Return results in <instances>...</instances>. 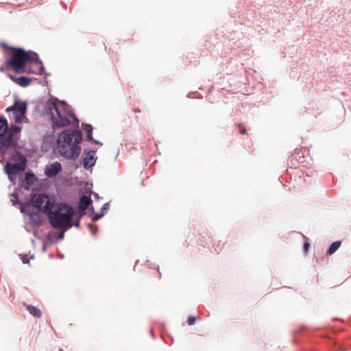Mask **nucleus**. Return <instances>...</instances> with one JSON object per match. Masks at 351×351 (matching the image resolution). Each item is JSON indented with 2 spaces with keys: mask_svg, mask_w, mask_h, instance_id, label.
<instances>
[{
  "mask_svg": "<svg viewBox=\"0 0 351 351\" xmlns=\"http://www.w3.org/2000/svg\"><path fill=\"white\" fill-rule=\"evenodd\" d=\"M30 209V204L29 203H24L21 205V213H27L29 211Z\"/></svg>",
  "mask_w": 351,
  "mask_h": 351,
  "instance_id": "nucleus-18",
  "label": "nucleus"
},
{
  "mask_svg": "<svg viewBox=\"0 0 351 351\" xmlns=\"http://www.w3.org/2000/svg\"><path fill=\"white\" fill-rule=\"evenodd\" d=\"M195 317L193 316H189L187 319V323L189 325H193L195 322Z\"/></svg>",
  "mask_w": 351,
  "mask_h": 351,
  "instance_id": "nucleus-19",
  "label": "nucleus"
},
{
  "mask_svg": "<svg viewBox=\"0 0 351 351\" xmlns=\"http://www.w3.org/2000/svg\"><path fill=\"white\" fill-rule=\"evenodd\" d=\"M10 49L12 51V55L6 61L8 68H11L17 73H23V69L29 63H35L40 68V63L35 53L26 51L20 48L10 47Z\"/></svg>",
  "mask_w": 351,
  "mask_h": 351,
  "instance_id": "nucleus-3",
  "label": "nucleus"
},
{
  "mask_svg": "<svg viewBox=\"0 0 351 351\" xmlns=\"http://www.w3.org/2000/svg\"><path fill=\"white\" fill-rule=\"evenodd\" d=\"M12 160L14 163L7 162L5 169L10 180L16 178V175L25 171L26 167V158L19 152H16L12 156Z\"/></svg>",
  "mask_w": 351,
  "mask_h": 351,
  "instance_id": "nucleus-5",
  "label": "nucleus"
},
{
  "mask_svg": "<svg viewBox=\"0 0 351 351\" xmlns=\"http://www.w3.org/2000/svg\"><path fill=\"white\" fill-rule=\"evenodd\" d=\"M73 225L75 227H79L80 226V219L77 221H75Z\"/></svg>",
  "mask_w": 351,
  "mask_h": 351,
  "instance_id": "nucleus-23",
  "label": "nucleus"
},
{
  "mask_svg": "<svg viewBox=\"0 0 351 351\" xmlns=\"http://www.w3.org/2000/svg\"><path fill=\"white\" fill-rule=\"evenodd\" d=\"M25 177L27 184L29 185L33 184L36 180V176L31 173H26Z\"/></svg>",
  "mask_w": 351,
  "mask_h": 351,
  "instance_id": "nucleus-16",
  "label": "nucleus"
},
{
  "mask_svg": "<svg viewBox=\"0 0 351 351\" xmlns=\"http://www.w3.org/2000/svg\"><path fill=\"white\" fill-rule=\"evenodd\" d=\"M95 151H90L86 153L83 162L85 167H91L95 165L96 158H95Z\"/></svg>",
  "mask_w": 351,
  "mask_h": 351,
  "instance_id": "nucleus-11",
  "label": "nucleus"
},
{
  "mask_svg": "<svg viewBox=\"0 0 351 351\" xmlns=\"http://www.w3.org/2000/svg\"><path fill=\"white\" fill-rule=\"evenodd\" d=\"M341 244V242L340 241L333 242L328 250V253L330 254L335 253L340 247Z\"/></svg>",
  "mask_w": 351,
  "mask_h": 351,
  "instance_id": "nucleus-15",
  "label": "nucleus"
},
{
  "mask_svg": "<svg viewBox=\"0 0 351 351\" xmlns=\"http://www.w3.org/2000/svg\"><path fill=\"white\" fill-rule=\"evenodd\" d=\"M83 130L86 133V140L91 141H93V142H94L95 143H97V144L99 143L97 141L93 140V136H92L93 127L90 125H89V124H84L83 125Z\"/></svg>",
  "mask_w": 351,
  "mask_h": 351,
  "instance_id": "nucleus-14",
  "label": "nucleus"
},
{
  "mask_svg": "<svg viewBox=\"0 0 351 351\" xmlns=\"http://www.w3.org/2000/svg\"><path fill=\"white\" fill-rule=\"evenodd\" d=\"M21 128L17 125H12L10 129L8 128L6 135H11L10 147H14L17 141L16 134L20 133Z\"/></svg>",
  "mask_w": 351,
  "mask_h": 351,
  "instance_id": "nucleus-9",
  "label": "nucleus"
},
{
  "mask_svg": "<svg viewBox=\"0 0 351 351\" xmlns=\"http://www.w3.org/2000/svg\"><path fill=\"white\" fill-rule=\"evenodd\" d=\"M27 110V105L24 102L16 101L14 104L6 109V111H12L13 115L15 119L16 123H21L23 118Z\"/></svg>",
  "mask_w": 351,
  "mask_h": 351,
  "instance_id": "nucleus-7",
  "label": "nucleus"
},
{
  "mask_svg": "<svg viewBox=\"0 0 351 351\" xmlns=\"http://www.w3.org/2000/svg\"><path fill=\"white\" fill-rule=\"evenodd\" d=\"M60 238H63V234H62L61 235H60Z\"/></svg>",
  "mask_w": 351,
  "mask_h": 351,
  "instance_id": "nucleus-25",
  "label": "nucleus"
},
{
  "mask_svg": "<svg viewBox=\"0 0 351 351\" xmlns=\"http://www.w3.org/2000/svg\"><path fill=\"white\" fill-rule=\"evenodd\" d=\"M135 112H140V110H136Z\"/></svg>",
  "mask_w": 351,
  "mask_h": 351,
  "instance_id": "nucleus-26",
  "label": "nucleus"
},
{
  "mask_svg": "<svg viewBox=\"0 0 351 351\" xmlns=\"http://www.w3.org/2000/svg\"><path fill=\"white\" fill-rule=\"evenodd\" d=\"M32 205L45 213L54 228H71L74 213L71 206L65 203H56L53 197L45 194H36L32 199Z\"/></svg>",
  "mask_w": 351,
  "mask_h": 351,
  "instance_id": "nucleus-1",
  "label": "nucleus"
},
{
  "mask_svg": "<svg viewBox=\"0 0 351 351\" xmlns=\"http://www.w3.org/2000/svg\"><path fill=\"white\" fill-rule=\"evenodd\" d=\"M81 140L82 133L80 131L62 132L57 140L60 155L68 159L77 158L80 155L81 150L78 145Z\"/></svg>",
  "mask_w": 351,
  "mask_h": 351,
  "instance_id": "nucleus-2",
  "label": "nucleus"
},
{
  "mask_svg": "<svg viewBox=\"0 0 351 351\" xmlns=\"http://www.w3.org/2000/svg\"><path fill=\"white\" fill-rule=\"evenodd\" d=\"M7 120L0 117V153L3 154L10 147L11 135H6L8 132Z\"/></svg>",
  "mask_w": 351,
  "mask_h": 351,
  "instance_id": "nucleus-6",
  "label": "nucleus"
},
{
  "mask_svg": "<svg viewBox=\"0 0 351 351\" xmlns=\"http://www.w3.org/2000/svg\"><path fill=\"white\" fill-rule=\"evenodd\" d=\"M40 63V69L38 66H36L37 67V70L38 71H36V70H33L31 67H27V65L25 66L24 69H23V73H39L40 71V69H41V63L40 62H38ZM35 65H36L35 63H34Z\"/></svg>",
  "mask_w": 351,
  "mask_h": 351,
  "instance_id": "nucleus-17",
  "label": "nucleus"
},
{
  "mask_svg": "<svg viewBox=\"0 0 351 351\" xmlns=\"http://www.w3.org/2000/svg\"><path fill=\"white\" fill-rule=\"evenodd\" d=\"M62 169L61 165L58 162H55L49 166H47L45 169V175L49 178L56 176Z\"/></svg>",
  "mask_w": 351,
  "mask_h": 351,
  "instance_id": "nucleus-8",
  "label": "nucleus"
},
{
  "mask_svg": "<svg viewBox=\"0 0 351 351\" xmlns=\"http://www.w3.org/2000/svg\"><path fill=\"white\" fill-rule=\"evenodd\" d=\"M10 78L18 85L22 87H26L30 84L32 79L25 76L14 77V75H10Z\"/></svg>",
  "mask_w": 351,
  "mask_h": 351,
  "instance_id": "nucleus-10",
  "label": "nucleus"
},
{
  "mask_svg": "<svg viewBox=\"0 0 351 351\" xmlns=\"http://www.w3.org/2000/svg\"><path fill=\"white\" fill-rule=\"evenodd\" d=\"M23 262L24 263H27L29 262V260H28L27 258L24 257V258H23Z\"/></svg>",
  "mask_w": 351,
  "mask_h": 351,
  "instance_id": "nucleus-24",
  "label": "nucleus"
},
{
  "mask_svg": "<svg viewBox=\"0 0 351 351\" xmlns=\"http://www.w3.org/2000/svg\"><path fill=\"white\" fill-rule=\"evenodd\" d=\"M309 243L306 242L304 244V251L306 252L308 250V247H309Z\"/></svg>",
  "mask_w": 351,
  "mask_h": 351,
  "instance_id": "nucleus-22",
  "label": "nucleus"
},
{
  "mask_svg": "<svg viewBox=\"0 0 351 351\" xmlns=\"http://www.w3.org/2000/svg\"><path fill=\"white\" fill-rule=\"evenodd\" d=\"M237 125L240 128L239 133L241 134H246L247 132H246L245 128L241 123H239Z\"/></svg>",
  "mask_w": 351,
  "mask_h": 351,
  "instance_id": "nucleus-20",
  "label": "nucleus"
},
{
  "mask_svg": "<svg viewBox=\"0 0 351 351\" xmlns=\"http://www.w3.org/2000/svg\"><path fill=\"white\" fill-rule=\"evenodd\" d=\"M101 217V215H95L93 217H92V220L93 221H96L97 219H99L100 217Z\"/></svg>",
  "mask_w": 351,
  "mask_h": 351,
  "instance_id": "nucleus-21",
  "label": "nucleus"
},
{
  "mask_svg": "<svg viewBox=\"0 0 351 351\" xmlns=\"http://www.w3.org/2000/svg\"><path fill=\"white\" fill-rule=\"evenodd\" d=\"M25 308L34 317L40 318L42 315L41 311L34 306L25 304Z\"/></svg>",
  "mask_w": 351,
  "mask_h": 351,
  "instance_id": "nucleus-13",
  "label": "nucleus"
},
{
  "mask_svg": "<svg viewBox=\"0 0 351 351\" xmlns=\"http://www.w3.org/2000/svg\"><path fill=\"white\" fill-rule=\"evenodd\" d=\"M47 110L50 114L53 126L63 128L70 124L69 117L71 112L64 102L49 101L47 103Z\"/></svg>",
  "mask_w": 351,
  "mask_h": 351,
  "instance_id": "nucleus-4",
  "label": "nucleus"
},
{
  "mask_svg": "<svg viewBox=\"0 0 351 351\" xmlns=\"http://www.w3.org/2000/svg\"><path fill=\"white\" fill-rule=\"evenodd\" d=\"M91 202L90 196L82 195L80 199L78 208L80 210H85Z\"/></svg>",
  "mask_w": 351,
  "mask_h": 351,
  "instance_id": "nucleus-12",
  "label": "nucleus"
}]
</instances>
